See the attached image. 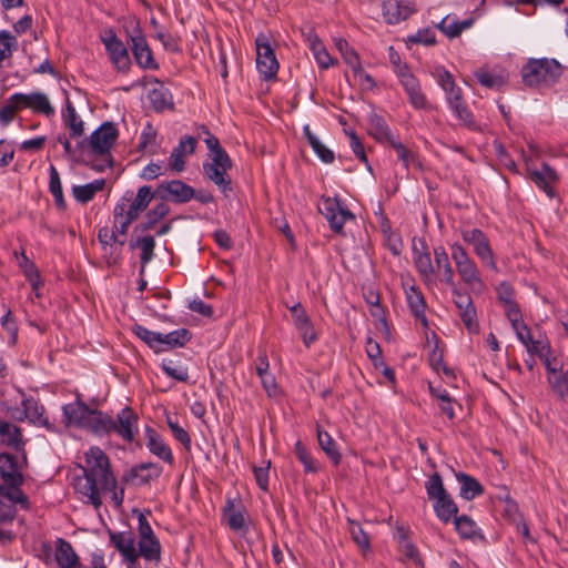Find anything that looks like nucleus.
<instances>
[{
  "label": "nucleus",
  "instance_id": "obj_42",
  "mask_svg": "<svg viewBox=\"0 0 568 568\" xmlns=\"http://www.w3.org/2000/svg\"><path fill=\"white\" fill-rule=\"evenodd\" d=\"M104 185L105 181L103 179L94 180L84 185H74L72 194L78 202L84 204L90 202L99 191H102Z\"/></svg>",
  "mask_w": 568,
  "mask_h": 568
},
{
  "label": "nucleus",
  "instance_id": "obj_10",
  "mask_svg": "<svg viewBox=\"0 0 568 568\" xmlns=\"http://www.w3.org/2000/svg\"><path fill=\"white\" fill-rule=\"evenodd\" d=\"M156 195L158 200H162L164 203L183 204L194 197L195 190L182 180H171L161 182L156 186Z\"/></svg>",
  "mask_w": 568,
  "mask_h": 568
},
{
  "label": "nucleus",
  "instance_id": "obj_9",
  "mask_svg": "<svg viewBox=\"0 0 568 568\" xmlns=\"http://www.w3.org/2000/svg\"><path fill=\"white\" fill-rule=\"evenodd\" d=\"M256 68L264 80L276 78L280 64L268 38L260 33L255 39Z\"/></svg>",
  "mask_w": 568,
  "mask_h": 568
},
{
  "label": "nucleus",
  "instance_id": "obj_41",
  "mask_svg": "<svg viewBox=\"0 0 568 568\" xmlns=\"http://www.w3.org/2000/svg\"><path fill=\"white\" fill-rule=\"evenodd\" d=\"M126 197H123L121 202H119L113 210L114 215V227L115 234H120L125 236L129 230V226L136 220L135 217H130V214L125 212L126 209Z\"/></svg>",
  "mask_w": 568,
  "mask_h": 568
},
{
  "label": "nucleus",
  "instance_id": "obj_35",
  "mask_svg": "<svg viewBox=\"0 0 568 568\" xmlns=\"http://www.w3.org/2000/svg\"><path fill=\"white\" fill-rule=\"evenodd\" d=\"M405 92L408 95L409 103L417 110L428 109V101L423 93L420 84L416 78H406L404 82Z\"/></svg>",
  "mask_w": 568,
  "mask_h": 568
},
{
  "label": "nucleus",
  "instance_id": "obj_26",
  "mask_svg": "<svg viewBox=\"0 0 568 568\" xmlns=\"http://www.w3.org/2000/svg\"><path fill=\"white\" fill-rule=\"evenodd\" d=\"M153 199L158 200L156 189L152 190L150 185L139 187L135 197L126 202L125 212L130 217L139 219L140 214L144 212Z\"/></svg>",
  "mask_w": 568,
  "mask_h": 568
},
{
  "label": "nucleus",
  "instance_id": "obj_38",
  "mask_svg": "<svg viewBox=\"0 0 568 568\" xmlns=\"http://www.w3.org/2000/svg\"><path fill=\"white\" fill-rule=\"evenodd\" d=\"M148 98L155 112H162L165 109H173L174 104L172 101V94L162 84H160L159 88L150 90Z\"/></svg>",
  "mask_w": 568,
  "mask_h": 568
},
{
  "label": "nucleus",
  "instance_id": "obj_24",
  "mask_svg": "<svg viewBox=\"0 0 568 568\" xmlns=\"http://www.w3.org/2000/svg\"><path fill=\"white\" fill-rule=\"evenodd\" d=\"M73 487L77 493L88 497L90 504H92L95 508L101 506L102 501L100 490L102 489L100 487L99 480L83 473L82 476H77L74 478Z\"/></svg>",
  "mask_w": 568,
  "mask_h": 568
},
{
  "label": "nucleus",
  "instance_id": "obj_8",
  "mask_svg": "<svg viewBox=\"0 0 568 568\" xmlns=\"http://www.w3.org/2000/svg\"><path fill=\"white\" fill-rule=\"evenodd\" d=\"M318 211L325 216L329 229L336 234H343L345 222L355 219V215L337 197L322 196Z\"/></svg>",
  "mask_w": 568,
  "mask_h": 568
},
{
  "label": "nucleus",
  "instance_id": "obj_34",
  "mask_svg": "<svg viewBox=\"0 0 568 568\" xmlns=\"http://www.w3.org/2000/svg\"><path fill=\"white\" fill-rule=\"evenodd\" d=\"M143 557L148 561L159 564L161 561V544L156 536L139 540L136 559Z\"/></svg>",
  "mask_w": 568,
  "mask_h": 568
},
{
  "label": "nucleus",
  "instance_id": "obj_49",
  "mask_svg": "<svg viewBox=\"0 0 568 568\" xmlns=\"http://www.w3.org/2000/svg\"><path fill=\"white\" fill-rule=\"evenodd\" d=\"M548 383L551 390L560 398L568 397V371L561 368L552 375L548 376Z\"/></svg>",
  "mask_w": 568,
  "mask_h": 568
},
{
  "label": "nucleus",
  "instance_id": "obj_60",
  "mask_svg": "<svg viewBox=\"0 0 568 568\" xmlns=\"http://www.w3.org/2000/svg\"><path fill=\"white\" fill-rule=\"evenodd\" d=\"M346 134L349 136V144H351V148H352L354 154L357 156V159L361 162L367 164L368 160H367L365 149H364V145H363L359 136L354 131L346 132Z\"/></svg>",
  "mask_w": 568,
  "mask_h": 568
},
{
  "label": "nucleus",
  "instance_id": "obj_21",
  "mask_svg": "<svg viewBox=\"0 0 568 568\" xmlns=\"http://www.w3.org/2000/svg\"><path fill=\"white\" fill-rule=\"evenodd\" d=\"M63 416L65 419V424L69 425H75L77 427L82 428L85 424L87 418L89 417V414L91 413L92 408H90L83 400L82 395L80 393L75 394V402L65 404L62 407Z\"/></svg>",
  "mask_w": 568,
  "mask_h": 568
},
{
  "label": "nucleus",
  "instance_id": "obj_29",
  "mask_svg": "<svg viewBox=\"0 0 568 568\" xmlns=\"http://www.w3.org/2000/svg\"><path fill=\"white\" fill-rule=\"evenodd\" d=\"M145 436L148 439L146 447L149 448V450L156 457L161 458L163 462L168 464H173L174 458L172 450L163 442L159 433L154 428L148 426L145 428Z\"/></svg>",
  "mask_w": 568,
  "mask_h": 568
},
{
  "label": "nucleus",
  "instance_id": "obj_17",
  "mask_svg": "<svg viewBox=\"0 0 568 568\" xmlns=\"http://www.w3.org/2000/svg\"><path fill=\"white\" fill-rule=\"evenodd\" d=\"M0 444L21 454L23 462H27L26 444L22 429L4 419L0 418Z\"/></svg>",
  "mask_w": 568,
  "mask_h": 568
},
{
  "label": "nucleus",
  "instance_id": "obj_31",
  "mask_svg": "<svg viewBox=\"0 0 568 568\" xmlns=\"http://www.w3.org/2000/svg\"><path fill=\"white\" fill-rule=\"evenodd\" d=\"M111 416L99 409H93L83 425V429L91 432L98 436H105L110 434Z\"/></svg>",
  "mask_w": 568,
  "mask_h": 568
},
{
  "label": "nucleus",
  "instance_id": "obj_52",
  "mask_svg": "<svg viewBox=\"0 0 568 568\" xmlns=\"http://www.w3.org/2000/svg\"><path fill=\"white\" fill-rule=\"evenodd\" d=\"M224 515L227 521V525L231 529L235 531H241L246 528L244 516L241 511L234 509V504L231 499H227Z\"/></svg>",
  "mask_w": 568,
  "mask_h": 568
},
{
  "label": "nucleus",
  "instance_id": "obj_6",
  "mask_svg": "<svg viewBox=\"0 0 568 568\" xmlns=\"http://www.w3.org/2000/svg\"><path fill=\"white\" fill-rule=\"evenodd\" d=\"M231 168L232 160L223 148L212 153L211 163L203 164L206 178L215 183L225 196L232 192L231 179L227 175Z\"/></svg>",
  "mask_w": 568,
  "mask_h": 568
},
{
  "label": "nucleus",
  "instance_id": "obj_13",
  "mask_svg": "<svg viewBox=\"0 0 568 568\" xmlns=\"http://www.w3.org/2000/svg\"><path fill=\"white\" fill-rule=\"evenodd\" d=\"M10 101L18 105L19 111L30 109L36 113L51 116L54 114V108L51 105L47 94L42 92L31 93H13L10 95Z\"/></svg>",
  "mask_w": 568,
  "mask_h": 568
},
{
  "label": "nucleus",
  "instance_id": "obj_58",
  "mask_svg": "<svg viewBox=\"0 0 568 568\" xmlns=\"http://www.w3.org/2000/svg\"><path fill=\"white\" fill-rule=\"evenodd\" d=\"M161 368L169 377L174 378L178 382L186 383L189 381L187 369L173 367L172 361H163Z\"/></svg>",
  "mask_w": 568,
  "mask_h": 568
},
{
  "label": "nucleus",
  "instance_id": "obj_50",
  "mask_svg": "<svg viewBox=\"0 0 568 568\" xmlns=\"http://www.w3.org/2000/svg\"><path fill=\"white\" fill-rule=\"evenodd\" d=\"M19 266L28 282L31 284L32 288L37 290L41 283L39 270L37 265L29 260L23 251L21 252V261L19 262Z\"/></svg>",
  "mask_w": 568,
  "mask_h": 568
},
{
  "label": "nucleus",
  "instance_id": "obj_55",
  "mask_svg": "<svg viewBox=\"0 0 568 568\" xmlns=\"http://www.w3.org/2000/svg\"><path fill=\"white\" fill-rule=\"evenodd\" d=\"M407 40L415 44L433 45L436 43L435 32L430 28L418 30L415 34L409 36Z\"/></svg>",
  "mask_w": 568,
  "mask_h": 568
},
{
  "label": "nucleus",
  "instance_id": "obj_51",
  "mask_svg": "<svg viewBox=\"0 0 568 568\" xmlns=\"http://www.w3.org/2000/svg\"><path fill=\"white\" fill-rule=\"evenodd\" d=\"M389 145L395 150L398 160H400L405 166L408 169L409 165H415L418 169H422V163L418 161L416 154L407 149L402 142L394 139V142H390Z\"/></svg>",
  "mask_w": 568,
  "mask_h": 568
},
{
  "label": "nucleus",
  "instance_id": "obj_47",
  "mask_svg": "<svg viewBox=\"0 0 568 568\" xmlns=\"http://www.w3.org/2000/svg\"><path fill=\"white\" fill-rule=\"evenodd\" d=\"M133 333L146 343L149 347L154 349L155 353L163 352V347H161V333L150 331L140 324L133 326Z\"/></svg>",
  "mask_w": 568,
  "mask_h": 568
},
{
  "label": "nucleus",
  "instance_id": "obj_16",
  "mask_svg": "<svg viewBox=\"0 0 568 568\" xmlns=\"http://www.w3.org/2000/svg\"><path fill=\"white\" fill-rule=\"evenodd\" d=\"M111 61L120 72H128L131 67L129 51L113 30H109L108 37L102 38Z\"/></svg>",
  "mask_w": 568,
  "mask_h": 568
},
{
  "label": "nucleus",
  "instance_id": "obj_62",
  "mask_svg": "<svg viewBox=\"0 0 568 568\" xmlns=\"http://www.w3.org/2000/svg\"><path fill=\"white\" fill-rule=\"evenodd\" d=\"M296 329L300 332L306 347H310L317 339L311 318L298 325Z\"/></svg>",
  "mask_w": 568,
  "mask_h": 568
},
{
  "label": "nucleus",
  "instance_id": "obj_23",
  "mask_svg": "<svg viewBox=\"0 0 568 568\" xmlns=\"http://www.w3.org/2000/svg\"><path fill=\"white\" fill-rule=\"evenodd\" d=\"M54 560L59 568H83L71 542L64 538H57L55 540Z\"/></svg>",
  "mask_w": 568,
  "mask_h": 568
},
{
  "label": "nucleus",
  "instance_id": "obj_53",
  "mask_svg": "<svg viewBox=\"0 0 568 568\" xmlns=\"http://www.w3.org/2000/svg\"><path fill=\"white\" fill-rule=\"evenodd\" d=\"M311 50L313 51L315 59L322 69H327L333 64L332 57L316 36L311 42Z\"/></svg>",
  "mask_w": 568,
  "mask_h": 568
},
{
  "label": "nucleus",
  "instance_id": "obj_57",
  "mask_svg": "<svg viewBox=\"0 0 568 568\" xmlns=\"http://www.w3.org/2000/svg\"><path fill=\"white\" fill-rule=\"evenodd\" d=\"M428 361L433 369L436 372L442 369L446 375L452 373V371L444 363V353L442 349H439L438 343H436L435 347L429 353Z\"/></svg>",
  "mask_w": 568,
  "mask_h": 568
},
{
  "label": "nucleus",
  "instance_id": "obj_22",
  "mask_svg": "<svg viewBox=\"0 0 568 568\" xmlns=\"http://www.w3.org/2000/svg\"><path fill=\"white\" fill-rule=\"evenodd\" d=\"M383 17L388 24H396L408 19L416 9L410 3H403L400 0H385L383 2Z\"/></svg>",
  "mask_w": 568,
  "mask_h": 568
},
{
  "label": "nucleus",
  "instance_id": "obj_7",
  "mask_svg": "<svg viewBox=\"0 0 568 568\" xmlns=\"http://www.w3.org/2000/svg\"><path fill=\"white\" fill-rule=\"evenodd\" d=\"M452 260L460 280L470 288L481 287L483 281L475 261L469 256L465 247L459 243L450 245Z\"/></svg>",
  "mask_w": 568,
  "mask_h": 568
},
{
  "label": "nucleus",
  "instance_id": "obj_2",
  "mask_svg": "<svg viewBox=\"0 0 568 568\" xmlns=\"http://www.w3.org/2000/svg\"><path fill=\"white\" fill-rule=\"evenodd\" d=\"M562 75V65L556 59H529L521 69V78L530 88H549Z\"/></svg>",
  "mask_w": 568,
  "mask_h": 568
},
{
  "label": "nucleus",
  "instance_id": "obj_30",
  "mask_svg": "<svg viewBox=\"0 0 568 568\" xmlns=\"http://www.w3.org/2000/svg\"><path fill=\"white\" fill-rule=\"evenodd\" d=\"M435 257V275L438 274L442 282L454 286V270L452 267L449 256L444 246L434 247Z\"/></svg>",
  "mask_w": 568,
  "mask_h": 568
},
{
  "label": "nucleus",
  "instance_id": "obj_64",
  "mask_svg": "<svg viewBox=\"0 0 568 568\" xmlns=\"http://www.w3.org/2000/svg\"><path fill=\"white\" fill-rule=\"evenodd\" d=\"M271 462L268 460L266 463V466L264 467H253L254 477L256 480L257 486L264 490H268V471H270Z\"/></svg>",
  "mask_w": 568,
  "mask_h": 568
},
{
  "label": "nucleus",
  "instance_id": "obj_27",
  "mask_svg": "<svg viewBox=\"0 0 568 568\" xmlns=\"http://www.w3.org/2000/svg\"><path fill=\"white\" fill-rule=\"evenodd\" d=\"M130 250L140 248L141 250V268L140 275H143L145 271V266L150 263L154 257V248H155V240L152 235H142V234H133L132 239L129 242Z\"/></svg>",
  "mask_w": 568,
  "mask_h": 568
},
{
  "label": "nucleus",
  "instance_id": "obj_37",
  "mask_svg": "<svg viewBox=\"0 0 568 568\" xmlns=\"http://www.w3.org/2000/svg\"><path fill=\"white\" fill-rule=\"evenodd\" d=\"M64 124L70 130L71 138H80L84 133V123L78 115L74 105L69 97L65 98V114L63 115Z\"/></svg>",
  "mask_w": 568,
  "mask_h": 568
},
{
  "label": "nucleus",
  "instance_id": "obj_1",
  "mask_svg": "<svg viewBox=\"0 0 568 568\" xmlns=\"http://www.w3.org/2000/svg\"><path fill=\"white\" fill-rule=\"evenodd\" d=\"M27 465L23 459L10 453H0V495L11 503H18L23 508H29L28 497L21 490L23 484L22 468Z\"/></svg>",
  "mask_w": 568,
  "mask_h": 568
},
{
  "label": "nucleus",
  "instance_id": "obj_19",
  "mask_svg": "<svg viewBox=\"0 0 568 568\" xmlns=\"http://www.w3.org/2000/svg\"><path fill=\"white\" fill-rule=\"evenodd\" d=\"M161 473L162 468L156 464L151 462L141 463L124 473L121 480L126 484L142 486L149 484L152 479L159 478Z\"/></svg>",
  "mask_w": 568,
  "mask_h": 568
},
{
  "label": "nucleus",
  "instance_id": "obj_48",
  "mask_svg": "<svg viewBox=\"0 0 568 568\" xmlns=\"http://www.w3.org/2000/svg\"><path fill=\"white\" fill-rule=\"evenodd\" d=\"M455 528L463 539H474L478 535L476 523L467 515L454 517Z\"/></svg>",
  "mask_w": 568,
  "mask_h": 568
},
{
  "label": "nucleus",
  "instance_id": "obj_3",
  "mask_svg": "<svg viewBox=\"0 0 568 568\" xmlns=\"http://www.w3.org/2000/svg\"><path fill=\"white\" fill-rule=\"evenodd\" d=\"M427 496L434 501L433 507L436 516L448 524L458 513V507L453 497L444 487L442 476L434 473L425 484Z\"/></svg>",
  "mask_w": 568,
  "mask_h": 568
},
{
  "label": "nucleus",
  "instance_id": "obj_28",
  "mask_svg": "<svg viewBox=\"0 0 568 568\" xmlns=\"http://www.w3.org/2000/svg\"><path fill=\"white\" fill-rule=\"evenodd\" d=\"M196 139L191 135L183 136L178 146H175L170 155V168L172 171L182 172L185 169L183 160L185 154H193L196 146Z\"/></svg>",
  "mask_w": 568,
  "mask_h": 568
},
{
  "label": "nucleus",
  "instance_id": "obj_56",
  "mask_svg": "<svg viewBox=\"0 0 568 568\" xmlns=\"http://www.w3.org/2000/svg\"><path fill=\"white\" fill-rule=\"evenodd\" d=\"M168 426L170 427L174 438L179 440L186 450L191 449V436L183 429L176 422H173L170 417L166 418Z\"/></svg>",
  "mask_w": 568,
  "mask_h": 568
},
{
  "label": "nucleus",
  "instance_id": "obj_43",
  "mask_svg": "<svg viewBox=\"0 0 568 568\" xmlns=\"http://www.w3.org/2000/svg\"><path fill=\"white\" fill-rule=\"evenodd\" d=\"M317 440L320 447L332 460L334 466H338L342 459V455L337 448L336 442L332 438V436L327 432L317 428Z\"/></svg>",
  "mask_w": 568,
  "mask_h": 568
},
{
  "label": "nucleus",
  "instance_id": "obj_18",
  "mask_svg": "<svg viewBox=\"0 0 568 568\" xmlns=\"http://www.w3.org/2000/svg\"><path fill=\"white\" fill-rule=\"evenodd\" d=\"M419 245L420 247H418L415 243L413 244L414 265L419 276L426 284L434 283L435 266L432 262L428 245L425 240H420Z\"/></svg>",
  "mask_w": 568,
  "mask_h": 568
},
{
  "label": "nucleus",
  "instance_id": "obj_11",
  "mask_svg": "<svg viewBox=\"0 0 568 568\" xmlns=\"http://www.w3.org/2000/svg\"><path fill=\"white\" fill-rule=\"evenodd\" d=\"M139 416L130 406L122 408L116 418L111 416L110 434L114 433L126 443H132L139 432Z\"/></svg>",
  "mask_w": 568,
  "mask_h": 568
},
{
  "label": "nucleus",
  "instance_id": "obj_54",
  "mask_svg": "<svg viewBox=\"0 0 568 568\" xmlns=\"http://www.w3.org/2000/svg\"><path fill=\"white\" fill-rule=\"evenodd\" d=\"M450 108L463 125L471 130L478 129L474 115L465 102L454 104Z\"/></svg>",
  "mask_w": 568,
  "mask_h": 568
},
{
  "label": "nucleus",
  "instance_id": "obj_4",
  "mask_svg": "<svg viewBox=\"0 0 568 568\" xmlns=\"http://www.w3.org/2000/svg\"><path fill=\"white\" fill-rule=\"evenodd\" d=\"M85 462L87 467H81L82 471L99 480L102 490L116 488V479L111 469L110 459L100 447H91L85 453Z\"/></svg>",
  "mask_w": 568,
  "mask_h": 568
},
{
  "label": "nucleus",
  "instance_id": "obj_46",
  "mask_svg": "<svg viewBox=\"0 0 568 568\" xmlns=\"http://www.w3.org/2000/svg\"><path fill=\"white\" fill-rule=\"evenodd\" d=\"M22 406L23 412L19 416H14L20 422L28 418L32 424H36L44 415V407L32 397L23 399Z\"/></svg>",
  "mask_w": 568,
  "mask_h": 568
},
{
  "label": "nucleus",
  "instance_id": "obj_5",
  "mask_svg": "<svg viewBox=\"0 0 568 568\" xmlns=\"http://www.w3.org/2000/svg\"><path fill=\"white\" fill-rule=\"evenodd\" d=\"M118 136L119 131L116 125L113 122H104L93 131L89 138L79 141L77 148L80 151H84L89 148L90 152L97 156H110V151Z\"/></svg>",
  "mask_w": 568,
  "mask_h": 568
},
{
  "label": "nucleus",
  "instance_id": "obj_61",
  "mask_svg": "<svg viewBox=\"0 0 568 568\" xmlns=\"http://www.w3.org/2000/svg\"><path fill=\"white\" fill-rule=\"evenodd\" d=\"M17 112H19L18 105L11 102L9 98L7 103L0 109V124L7 126L13 121Z\"/></svg>",
  "mask_w": 568,
  "mask_h": 568
},
{
  "label": "nucleus",
  "instance_id": "obj_36",
  "mask_svg": "<svg viewBox=\"0 0 568 568\" xmlns=\"http://www.w3.org/2000/svg\"><path fill=\"white\" fill-rule=\"evenodd\" d=\"M406 298L408 306L410 308L412 314L422 321V323L426 326L427 318L425 315L426 302L423 293L415 286H410L409 290L406 291Z\"/></svg>",
  "mask_w": 568,
  "mask_h": 568
},
{
  "label": "nucleus",
  "instance_id": "obj_63",
  "mask_svg": "<svg viewBox=\"0 0 568 568\" xmlns=\"http://www.w3.org/2000/svg\"><path fill=\"white\" fill-rule=\"evenodd\" d=\"M478 82L489 89L499 88L504 84V80L499 75L491 74L489 72H476Z\"/></svg>",
  "mask_w": 568,
  "mask_h": 568
},
{
  "label": "nucleus",
  "instance_id": "obj_25",
  "mask_svg": "<svg viewBox=\"0 0 568 568\" xmlns=\"http://www.w3.org/2000/svg\"><path fill=\"white\" fill-rule=\"evenodd\" d=\"M170 212V205L160 200L154 207L148 211L144 220L134 226L133 234H143L148 231L154 230L156 224L166 217Z\"/></svg>",
  "mask_w": 568,
  "mask_h": 568
},
{
  "label": "nucleus",
  "instance_id": "obj_32",
  "mask_svg": "<svg viewBox=\"0 0 568 568\" xmlns=\"http://www.w3.org/2000/svg\"><path fill=\"white\" fill-rule=\"evenodd\" d=\"M368 132L378 143L389 144L395 139L385 119L376 113L369 115Z\"/></svg>",
  "mask_w": 568,
  "mask_h": 568
},
{
  "label": "nucleus",
  "instance_id": "obj_14",
  "mask_svg": "<svg viewBox=\"0 0 568 568\" xmlns=\"http://www.w3.org/2000/svg\"><path fill=\"white\" fill-rule=\"evenodd\" d=\"M131 50L135 62L142 68L148 70H158L159 63L154 60L151 48L148 44L146 38L141 28L135 27L131 34Z\"/></svg>",
  "mask_w": 568,
  "mask_h": 568
},
{
  "label": "nucleus",
  "instance_id": "obj_44",
  "mask_svg": "<svg viewBox=\"0 0 568 568\" xmlns=\"http://www.w3.org/2000/svg\"><path fill=\"white\" fill-rule=\"evenodd\" d=\"M473 24L471 19L463 21L450 19L449 16L445 17L438 24L437 28L448 38H456L460 33Z\"/></svg>",
  "mask_w": 568,
  "mask_h": 568
},
{
  "label": "nucleus",
  "instance_id": "obj_12",
  "mask_svg": "<svg viewBox=\"0 0 568 568\" xmlns=\"http://www.w3.org/2000/svg\"><path fill=\"white\" fill-rule=\"evenodd\" d=\"M463 240L473 246L475 254L488 267L496 270L495 255L486 234L479 229L463 230Z\"/></svg>",
  "mask_w": 568,
  "mask_h": 568
},
{
  "label": "nucleus",
  "instance_id": "obj_20",
  "mask_svg": "<svg viewBox=\"0 0 568 568\" xmlns=\"http://www.w3.org/2000/svg\"><path fill=\"white\" fill-rule=\"evenodd\" d=\"M108 532L110 537V545L120 552L122 561L136 559L135 537L132 531L115 532L109 530Z\"/></svg>",
  "mask_w": 568,
  "mask_h": 568
},
{
  "label": "nucleus",
  "instance_id": "obj_15",
  "mask_svg": "<svg viewBox=\"0 0 568 568\" xmlns=\"http://www.w3.org/2000/svg\"><path fill=\"white\" fill-rule=\"evenodd\" d=\"M452 293L454 296V303L459 311V316L464 325L469 333H477L479 324L471 296L467 292H463L457 287H454Z\"/></svg>",
  "mask_w": 568,
  "mask_h": 568
},
{
  "label": "nucleus",
  "instance_id": "obj_59",
  "mask_svg": "<svg viewBox=\"0 0 568 568\" xmlns=\"http://www.w3.org/2000/svg\"><path fill=\"white\" fill-rule=\"evenodd\" d=\"M1 326L9 333L11 343L16 344L18 338V325L11 310L8 308L4 315L1 317Z\"/></svg>",
  "mask_w": 568,
  "mask_h": 568
},
{
  "label": "nucleus",
  "instance_id": "obj_39",
  "mask_svg": "<svg viewBox=\"0 0 568 568\" xmlns=\"http://www.w3.org/2000/svg\"><path fill=\"white\" fill-rule=\"evenodd\" d=\"M161 347L164 351L183 347L192 338V333L187 328H179L168 334L161 333Z\"/></svg>",
  "mask_w": 568,
  "mask_h": 568
},
{
  "label": "nucleus",
  "instance_id": "obj_33",
  "mask_svg": "<svg viewBox=\"0 0 568 568\" xmlns=\"http://www.w3.org/2000/svg\"><path fill=\"white\" fill-rule=\"evenodd\" d=\"M455 477L460 484L459 496L466 500H471L484 494L483 485L473 476L458 471Z\"/></svg>",
  "mask_w": 568,
  "mask_h": 568
},
{
  "label": "nucleus",
  "instance_id": "obj_45",
  "mask_svg": "<svg viewBox=\"0 0 568 568\" xmlns=\"http://www.w3.org/2000/svg\"><path fill=\"white\" fill-rule=\"evenodd\" d=\"M50 180H49V191L54 199V204L59 210H65L67 203L63 196L61 179L58 170L54 165H50Z\"/></svg>",
  "mask_w": 568,
  "mask_h": 568
},
{
  "label": "nucleus",
  "instance_id": "obj_40",
  "mask_svg": "<svg viewBox=\"0 0 568 568\" xmlns=\"http://www.w3.org/2000/svg\"><path fill=\"white\" fill-rule=\"evenodd\" d=\"M335 45L337 50L341 52L345 63H347L354 74H362L363 68L361 64V60L356 51L353 49V47L349 45V43L342 38H338L335 40Z\"/></svg>",
  "mask_w": 568,
  "mask_h": 568
}]
</instances>
